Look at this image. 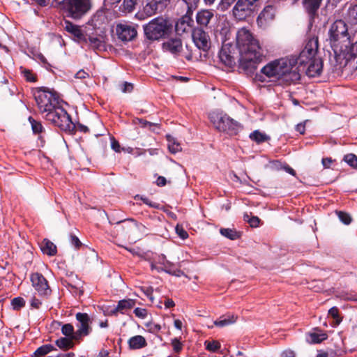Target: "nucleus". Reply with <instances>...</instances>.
I'll list each match as a JSON object with an SVG mask.
<instances>
[{
	"label": "nucleus",
	"mask_w": 357,
	"mask_h": 357,
	"mask_svg": "<svg viewBox=\"0 0 357 357\" xmlns=\"http://www.w3.org/2000/svg\"><path fill=\"white\" fill-rule=\"evenodd\" d=\"M296 130L300 132V134L303 135L305 133V123H298L297 126H296Z\"/></svg>",
	"instance_id": "63"
},
{
	"label": "nucleus",
	"mask_w": 357,
	"mask_h": 357,
	"mask_svg": "<svg viewBox=\"0 0 357 357\" xmlns=\"http://www.w3.org/2000/svg\"><path fill=\"white\" fill-rule=\"evenodd\" d=\"M134 313L136 317L140 319H144L147 315V311L146 309L137 307L134 310Z\"/></svg>",
	"instance_id": "51"
},
{
	"label": "nucleus",
	"mask_w": 357,
	"mask_h": 357,
	"mask_svg": "<svg viewBox=\"0 0 357 357\" xmlns=\"http://www.w3.org/2000/svg\"><path fill=\"white\" fill-rule=\"evenodd\" d=\"M40 247L43 254L49 256H54L56 254V246L48 239H44L41 242Z\"/></svg>",
	"instance_id": "26"
},
{
	"label": "nucleus",
	"mask_w": 357,
	"mask_h": 357,
	"mask_svg": "<svg viewBox=\"0 0 357 357\" xmlns=\"http://www.w3.org/2000/svg\"><path fill=\"white\" fill-rule=\"evenodd\" d=\"M321 162L325 168H329L333 162V160L331 158H326L322 159Z\"/></svg>",
	"instance_id": "61"
},
{
	"label": "nucleus",
	"mask_w": 357,
	"mask_h": 357,
	"mask_svg": "<svg viewBox=\"0 0 357 357\" xmlns=\"http://www.w3.org/2000/svg\"><path fill=\"white\" fill-rule=\"evenodd\" d=\"M344 161L353 168L357 169V156L356 155L353 153L345 155Z\"/></svg>",
	"instance_id": "40"
},
{
	"label": "nucleus",
	"mask_w": 357,
	"mask_h": 357,
	"mask_svg": "<svg viewBox=\"0 0 357 357\" xmlns=\"http://www.w3.org/2000/svg\"><path fill=\"white\" fill-rule=\"evenodd\" d=\"M236 45L240 53L239 68L247 75L253 74L264 56V50L258 40L245 28L236 34Z\"/></svg>",
	"instance_id": "1"
},
{
	"label": "nucleus",
	"mask_w": 357,
	"mask_h": 357,
	"mask_svg": "<svg viewBox=\"0 0 357 357\" xmlns=\"http://www.w3.org/2000/svg\"><path fill=\"white\" fill-rule=\"evenodd\" d=\"M310 288L317 292L321 291L324 289L322 282L318 280L314 281Z\"/></svg>",
	"instance_id": "52"
},
{
	"label": "nucleus",
	"mask_w": 357,
	"mask_h": 357,
	"mask_svg": "<svg viewBox=\"0 0 357 357\" xmlns=\"http://www.w3.org/2000/svg\"><path fill=\"white\" fill-rule=\"evenodd\" d=\"M45 119L64 131H72L75 127L70 116L60 104L54 109L47 112Z\"/></svg>",
	"instance_id": "9"
},
{
	"label": "nucleus",
	"mask_w": 357,
	"mask_h": 357,
	"mask_svg": "<svg viewBox=\"0 0 357 357\" xmlns=\"http://www.w3.org/2000/svg\"><path fill=\"white\" fill-rule=\"evenodd\" d=\"M63 27L67 32L73 35L77 42H87L86 36L84 34L79 26L76 25L68 20H66L64 21Z\"/></svg>",
	"instance_id": "19"
},
{
	"label": "nucleus",
	"mask_w": 357,
	"mask_h": 357,
	"mask_svg": "<svg viewBox=\"0 0 357 357\" xmlns=\"http://www.w3.org/2000/svg\"><path fill=\"white\" fill-rule=\"evenodd\" d=\"M172 24L163 17H156L144 26L146 37L150 40H158L169 36L172 32Z\"/></svg>",
	"instance_id": "5"
},
{
	"label": "nucleus",
	"mask_w": 357,
	"mask_h": 357,
	"mask_svg": "<svg viewBox=\"0 0 357 357\" xmlns=\"http://www.w3.org/2000/svg\"><path fill=\"white\" fill-rule=\"evenodd\" d=\"M220 232L223 236L230 240H236L239 238L241 236L240 232H238L237 231L233 229L221 228L220 229Z\"/></svg>",
	"instance_id": "32"
},
{
	"label": "nucleus",
	"mask_w": 357,
	"mask_h": 357,
	"mask_svg": "<svg viewBox=\"0 0 357 357\" xmlns=\"http://www.w3.org/2000/svg\"><path fill=\"white\" fill-rule=\"evenodd\" d=\"M330 43L335 53L341 54L348 50L350 45V36L348 33L347 24L344 21H335L328 31Z\"/></svg>",
	"instance_id": "3"
},
{
	"label": "nucleus",
	"mask_w": 357,
	"mask_h": 357,
	"mask_svg": "<svg viewBox=\"0 0 357 357\" xmlns=\"http://www.w3.org/2000/svg\"><path fill=\"white\" fill-rule=\"evenodd\" d=\"M109 12L105 9L97 10L89 21V24L94 29L104 28L109 22Z\"/></svg>",
	"instance_id": "17"
},
{
	"label": "nucleus",
	"mask_w": 357,
	"mask_h": 357,
	"mask_svg": "<svg viewBox=\"0 0 357 357\" xmlns=\"http://www.w3.org/2000/svg\"><path fill=\"white\" fill-rule=\"evenodd\" d=\"M206 349L208 351L215 352L220 348V344L218 341L205 342Z\"/></svg>",
	"instance_id": "46"
},
{
	"label": "nucleus",
	"mask_w": 357,
	"mask_h": 357,
	"mask_svg": "<svg viewBox=\"0 0 357 357\" xmlns=\"http://www.w3.org/2000/svg\"><path fill=\"white\" fill-rule=\"evenodd\" d=\"M162 49L164 52L178 56L181 55L183 49L182 40L178 36L169 38L162 43Z\"/></svg>",
	"instance_id": "12"
},
{
	"label": "nucleus",
	"mask_w": 357,
	"mask_h": 357,
	"mask_svg": "<svg viewBox=\"0 0 357 357\" xmlns=\"http://www.w3.org/2000/svg\"><path fill=\"white\" fill-rule=\"evenodd\" d=\"M328 314L335 320L337 325L340 324L342 319L339 317V310L337 307H333L328 310Z\"/></svg>",
	"instance_id": "47"
},
{
	"label": "nucleus",
	"mask_w": 357,
	"mask_h": 357,
	"mask_svg": "<svg viewBox=\"0 0 357 357\" xmlns=\"http://www.w3.org/2000/svg\"><path fill=\"white\" fill-rule=\"evenodd\" d=\"M32 286L40 296L47 297L51 294L52 290L46 278L40 273H33L30 275Z\"/></svg>",
	"instance_id": "10"
},
{
	"label": "nucleus",
	"mask_w": 357,
	"mask_h": 357,
	"mask_svg": "<svg viewBox=\"0 0 357 357\" xmlns=\"http://www.w3.org/2000/svg\"><path fill=\"white\" fill-rule=\"evenodd\" d=\"M21 73L24 75L26 81L34 82L36 81V78L34 74L28 69L21 68Z\"/></svg>",
	"instance_id": "44"
},
{
	"label": "nucleus",
	"mask_w": 357,
	"mask_h": 357,
	"mask_svg": "<svg viewBox=\"0 0 357 357\" xmlns=\"http://www.w3.org/2000/svg\"><path fill=\"white\" fill-rule=\"evenodd\" d=\"M29 121L31 125V128H32L33 133L40 134V133L43 132V127L40 122L34 120L31 116L29 118Z\"/></svg>",
	"instance_id": "39"
},
{
	"label": "nucleus",
	"mask_w": 357,
	"mask_h": 357,
	"mask_svg": "<svg viewBox=\"0 0 357 357\" xmlns=\"http://www.w3.org/2000/svg\"><path fill=\"white\" fill-rule=\"evenodd\" d=\"M323 62L321 58L317 57L307 65L304 71L308 77H314L319 76L322 73Z\"/></svg>",
	"instance_id": "22"
},
{
	"label": "nucleus",
	"mask_w": 357,
	"mask_h": 357,
	"mask_svg": "<svg viewBox=\"0 0 357 357\" xmlns=\"http://www.w3.org/2000/svg\"><path fill=\"white\" fill-rule=\"evenodd\" d=\"M88 43L92 48L93 49H99L102 47L103 40L100 38L95 37V36H89L86 37Z\"/></svg>",
	"instance_id": "38"
},
{
	"label": "nucleus",
	"mask_w": 357,
	"mask_h": 357,
	"mask_svg": "<svg viewBox=\"0 0 357 357\" xmlns=\"http://www.w3.org/2000/svg\"><path fill=\"white\" fill-rule=\"evenodd\" d=\"M70 241L72 245H73L77 248H78L82 244L79 238L75 235L70 236Z\"/></svg>",
	"instance_id": "57"
},
{
	"label": "nucleus",
	"mask_w": 357,
	"mask_h": 357,
	"mask_svg": "<svg viewBox=\"0 0 357 357\" xmlns=\"http://www.w3.org/2000/svg\"><path fill=\"white\" fill-rule=\"evenodd\" d=\"M167 139L168 141V148L171 153H176L181 150L180 144L173 137L167 135Z\"/></svg>",
	"instance_id": "36"
},
{
	"label": "nucleus",
	"mask_w": 357,
	"mask_h": 357,
	"mask_svg": "<svg viewBox=\"0 0 357 357\" xmlns=\"http://www.w3.org/2000/svg\"><path fill=\"white\" fill-rule=\"evenodd\" d=\"M347 59H350L352 57L357 56V40L354 43L350 40V45L348 47V50H345V52H342Z\"/></svg>",
	"instance_id": "34"
},
{
	"label": "nucleus",
	"mask_w": 357,
	"mask_h": 357,
	"mask_svg": "<svg viewBox=\"0 0 357 357\" xmlns=\"http://www.w3.org/2000/svg\"><path fill=\"white\" fill-rule=\"evenodd\" d=\"M250 138L256 142L257 144L264 142L269 139V137L265 133L261 132L259 130H255L250 135Z\"/></svg>",
	"instance_id": "35"
},
{
	"label": "nucleus",
	"mask_w": 357,
	"mask_h": 357,
	"mask_svg": "<svg viewBox=\"0 0 357 357\" xmlns=\"http://www.w3.org/2000/svg\"><path fill=\"white\" fill-rule=\"evenodd\" d=\"M318 38L312 37L308 40L298 56L286 58L289 61H294L291 63V70H296L299 74L300 72L304 71L307 65L309 64L312 60L317 58L316 54L318 51Z\"/></svg>",
	"instance_id": "4"
},
{
	"label": "nucleus",
	"mask_w": 357,
	"mask_h": 357,
	"mask_svg": "<svg viewBox=\"0 0 357 357\" xmlns=\"http://www.w3.org/2000/svg\"><path fill=\"white\" fill-rule=\"evenodd\" d=\"M237 319V316L234 314H230L223 319L221 318L220 320L214 321L213 324L218 327H225L232 324H234L236 321Z\"/></svg>",
	"instance_id": "31"
},
{
	"label": "nucleus",
	"mask_w": 357,
	"mask_h": 357,
	"mask_svg": "<svg viewBox=\"0 0 357 357\" xmlns=\"http://www.w3.org/2000/svg\"><path fill=\"white\" fill-rule=\"evenodd\" d=\"M282 357H295V353L291 349H286L281 354Z\"/></svg>",
	"instance_id": "58"
},
{
	"label": "nucleus",
	"mask_w": 357,
	"mask_h": 357,
	"mask_svg": "<svg viewBox=\"0 0 357 357\" xmlns=\"http://www.w3.org/2000/svg\"><path fill=\"white\" fill-rule=\"evenodd\" d=\"M61 332L63 335L71 338H73V335L75 334L74 332V327L70 324H66L63 325Z\"/></svg>",
	"instance_id": "41"
},
{
	"label": "nucleus",
	"mask_w": 357,
	"mask_h": 357,
	"mask_svg": "<svg viewBox=\"0 0 357 357\" xmlns=\"http://www.w3.org/2000/svg\"><path fill=\"white\" fill-rule=\"evenodd\" d=\"M135 199H141L145 204L149 206L151 208H160L159 204L150 201L147 197H142V196H139L137 195L135 197Z\"/></svg>",
	"instance_id": "48"
},
{
	"label": "nucleus",
	"mask_w": 357,
	"mask_h": 357,
	"mask_svg": "<svg viewBox=\"0 0 357 357\" xmlns=\"http://www.w3.org/2000/svg\"><path fill=\"white\" fill-rule=\"evenodd\" d=\"M192 40L196 47L204 51L207 52L211 47V40L206 32L200 28H196L193 30L192 34Z\"/></svg>",
	"instance_id": "13"
},
{
	"label": "nucleus",
	"mask_w": 357,
	"mask_h": 357,
	"mask_svg": "<svg viewBox=\"0 0 357 357\" xmlns=\"http://www.w3.org/2000/svg\"><path fill=\"white\" fill-rule=\"evenodd\" d=\"M76 319L78 321L77 327L78 328L73 338L75 340H79L83 336L88 335L91 331V328L89 324L91 322L90 317L86 313L78 312L75 315Z\"/></svg>",
	"instance_id": "11"
},
{
	"label": "nucleus",
	"mask_w": 357,
	"mask_h": 357,
	"mask_svg": "<svg viewBox=\"0 0 357 357\" xmlns=\"http://www.w3.org/2000/svg\"><path fill=\"white\" fill-rule=\"evenodd\" d=\"M92 0H63L61 9L66 17L79 20L85 16L92 8Z\"/></svg>",
	"instance_id": "6"
},
{
	"label": "nucleus",
	"mask_w": 357,
	"mask_h": 357,
	"mask_svg": "<svg viewBox=\"0 0 357 357\" xmlns=\"http://www.w3.org/2000/svg\"><path fill=\"white\" fill-rule=\"evenodd\" d=\"M89 77L88 73L85 72L84 70H79L75 75V77L77 79H84Z\"/></svg>",
	"instance_id": "55"
},
{
	"label": "nucleus",
	"mask_w": 357,
	"mask_h": 357,
	"mask_svg": "<svg viewBox=\"0 0 357 357\" xmlns=\"http://www.w3.org/2000/svg\"><path fill=\"white\" fill-rule=\"evenodd\" d=\"M323 0H302V5L305 12L310 20L318 16V10Z\"/></svg>",
	"instance_id": "20"
},
{
	"label": "nucleus",
	"mask_w": 357,
	"mask_h": 357,
	"mask_svg": "<svg viewBox=\"0 0 357 357\" xmlns=\"http://www.w3.org/2000/svg\"><path fill=\"white\" fill-rule=\"evenodd\" d=\"M116 32L119 39L128 42L133 40L137 34L135 26L128 24H119L116 27Z\"/></svg>",
	"instance_id": "15"
},
{
	"label": "nucleus",
	"mask_w": 357,
	"mask_h": 357,
	"mask_svg": "<svg viewBox=\"0 0 357 357\" xmlns=\"http://www.w3.org/2000/svg\"><path fill=\"white\" fill-rule=\"evenodd\" d=\"M219 58L221 62L228 67H231L234 63V58L230 55L226 49H222L219 53Z\"/></svg>",
	"instance_id": "29"
},
{
	"label": "nucleus",
	"mask_w": 357,
	"mask_h": 357,
	"mask_svg": "<svg viewBox=\"0 0 357 357\" xmlns=\"http://www.w3.org/2000/svg\"><path fill=\"white\" fill-rule=\"evenodd\" d=\"M30 304L31 307L38 309L40 307L42 302L40 301V299L33 296L30 301Z\"/></svg>",
	"instance_id": "54"
},
{
	"label": "nucleus",
	"mask_w": 357,
	"mask_h": 357,
	"mask_svg": "<svg viewBox=\"0 0 357 357\" xmlns=\"http://www.w3.org/2000/svg\"><path fill=\"white\" fill-rule=\"evenodd\" d=\"M172 346L176 352H179L182 349V344L177 339L172 341Z\"/></svg>",
	"instance_id": "56"
},
{
	"label": "nucleus",
	"mask_w": 357,
	"mask_h": 357,
	"mask_svg": "<svg viewBox=\"0 0 357 357\" xmlns=\"http://www.w3.org/2000/svg\"><path fill=\"white\" fill-rule=\"evenodd\" d=\"M11 305L14 310H18L24 306L25 301L22 297H16L12 300Z\"/></svg>",
	"instance_id": "43"
},
{
	"label": "nucleus",
	"mask_w": 357,
	"mask_h": 357,
	"mask_svg": "<svg viewBox=\"0 0 357 357\" xmlns=\"http://www.w3.org/2000/svg\"><path fill=\"white\" fill-rule=\"evenodd\" d=\"M112 149L115 151L116 152H118L119 153L121 151V149H120V144L119 143L116 141L114 139H112Z\"/></svg>",
	"instance_id": "60"
},
{
	"label": "nucleus",
	"mask_w": 357,
	"mask_h": 357,
	"mask_svg": "<svg viewBox=\"0 0 357 357\" xmlns=\"http://www.w3.org/2000/svg\"><path fill=\"white\" fill-rule=\"evenodd\" d=\"M211 122L221 132L235 135L241 128L240 123L222 112L213 111L209 114Z\"/></svg>",
	"instance_id": "8"
},
{
	"label": "nucleus",
	"mask_w": 357,
	"mask_h": 357,
	"mask_svg": "<svg viewBox=\"0 0 357 357\" xmlns=\"http://www.w3.org/2000/svg\"><path fill=\"white\" fill-rule=\"evenodd\" d=\"M275 15V9L273 6H266L259 15L257 22L260 26H266L273 20Z\"/></svg>",
	"instance_id": "21"
},
{
	"label": "nucleus",
	"mask_w": 357,
	"mask_h": 357,
	"mask_svg": "<svg viewBox=\"0 0 357 357\" xmlns=\"http://www.w3.org/2000/svg\"><path fill=\"white\" fill-rule=\"evenodd\" d=\"M73 340H75V339L68 337H61L56 340L55 344L60 349L67 350L74 347Z\"/></svg>",
	"instance_id": "28"
},
{
	"label": "nucleus",
	"mask_w": 357,
	"mask_h": 357,
	"mask_svg": "<svg viewBox=\"0 0 357 357\" xmlns=\"http://www.w3.org/2000/svg\"><path fill=\"white\" fill-rule=\"evenodd\" d=\"M155 263L161 265L160 269L161 271H164L171 275L179 277L183 274V271L180 269L176 268L174 264L171 261L167 260L166 257L163 255H159L157 258L155 259Z\"/></svg>",
	"instance_id": "18"
},
{
	"label": "nucleus",
	"mask_w": 357,
	"mask_h": 357,
	"mask_svg": "<svg viewBox=\"0 0 357 357\" xmlns=\"http://www.w3.org/2000/svg\"><path fill=\"white\" fill-rule=\"evenodd\" d=\"M170 0H146L144 12L147 16H152L162 12L169 4Z\"/></svg>",
	"instance_id": "16"
},
{
	"label": "nucleus",
	"mask_w": 357,
	"mask_h": 357,
	"mask_svg": "<svg viewBox=\"0 0 357 357\" xmlns=\"http://www.w3.org/2000/svg\"><path fill=\"white\" fill-rule=\"evenodd\" d=\"M34 98L42 114H46L60 104L56 93L45 87L37 89L34 92Z\"/></svg>",
	"instance_id": "7"
},
{
	"label": "nucleus",
	"mask_w": 357,
	"mask_h": 357,
	"mask_svg": "<svg viewBox=\"0 0 357 357\" xmlns=\"http://www.w3.org/2000/svg\"><path fill=\"white\" fill-rule=\"evenodd\" d=\"M142 0H123L120 6V10L125 13L132 12L135 6L141 3Z\"/></svg>",
	"instance_id": "27"
},
{
	"label": "nucleus",
	"mask_w": 357,
	"mask_h": 357,
	"mask_svg": "<svg viewBox=\"0 0 357 357\" xmlns=\"http://www.w3.org/2000/svg\"><path fill=\"white\" fill-rule=\"evenodd\" d=\"M175 231L177 235L183 240H185L188 238V232L184 229L182 225H177L175 227Z\"/></svg>",
	"instance_id": "49"
},
{
	"label": "nucleus",
	"mask_w": 357,
	"mask_h": 357,
	"mask_svg": "<svg viewBox=\"0 0 357 357\" xmlns=\"http://www.w3.org/2000/svg\"><path fill=\"white\" fill-rule=\"evenodd\" d=\"M251 8L255 11L261 5V0H245Z\"/></svg>",
	"instance_id": "53"
},
{
	"label": "nucleus",
	"mask_w": 357,
	"mask_h": 357,
	"mask_svg": "<svg viewBox=\"0 0 357 357\" xmlns=\"http://www.w3.org/2000/svg\"><path fill=\"white\" fill-rule=\"evenodd\" d=\"M337 214L340 220L344 225H348L351 222L352 218L349 213L343 211H337Z\"/></svg>",
	"instance_id": "42"
},
{
	"label": "nucleus",
	"mask_w": 357,
	"mask_h": 357,
	"mask_svg": "<svg viewBox=\"0 0 357 357\" xmlns=\"http://www.w3.org/2000/svg\"><path fill=\"white\" fill-rule=\"evenodd\" d=\"M255 10L245 0H237L232 13L234 17L238 20H243L250 17Z\"/></svg>",
	"instance_id": "14"
},
{
	"label": "nucleus",
	"mask_w": 357,
	"mask_h": 357,
	"mask_svg": "<svg viewBox=\"0 0 357 357\" xmlns=\"http://www.w3.org/2000/svg\"><path fill=\"white\" fill-rule=\"evenodd\" d=\"M236 0H222L221 3L222 7L228 8Z\"/></svg>",
	"instance_id": "64"
},
{
	"label": "nucleus",
	"mask_w": 357,
	"mask_h": 357,
	"mask_svg": "<svg viewBox=\"0 0 357 357\" xmlns=\"http://www.w3.org/2000/svg\"><path fill=\"white\" fill-rule=\"evenodd\" d=\"M167 181L164 176H160L158 177L156 183L158 186H164L166 185Z\"/></svg>",
	"instance_id": "62"
},
{
	"label": "nucleus",
	"mask_w": 357,
	"mask_h": 357,
	"mask_svg": "<svg viewBox=\"0 0 357 357\" xmlns=\"http://www.w3.org/2000/svg\"><path fill=\"white\" fill-rule=\"evenodd\" d=\"M183 1L187 6V13H190L197 8L199 0H183Z\"/></svg>",
	"instance_id": "45"
},
{
	"label": "nucleus",
	"mask_w": 357,
	"mask_h": 357,
	"mask_svg": "<svg viewBox=\"0 0 357 357\" xmlns=\"http://www.w3.org/2000/svg\"><path fill=\"white\" fill-rule=\"evenodd\" d=\"M213 16V11L210 10H202L197 13L196 20L199 25L206 26Z\"/></svg>",
	"instance_id": "23"
},
{
	"label": "nucleus",
	"mask_w": 357,
	"mask_h": 357,
	"mask_svg": "<svg viewBox=\"0 0 357 357\" xmlns=\"http://www.w3.org/2000/svg\"><path fill=\"white\" fill-rule=\"evenodd\" d=\"M250 225L252 227H257L259 223V219L257 217H252L248 220Z\"/></svg>",
	"instance_id": "59"
},
{
	"label": "nucleus",
	"mask_w": 357,
	"mask_h": 357,
	"mask_svg": "<svg viewBox=\"0 0 357 357\" xmlns=\"http://www.w3.org/2000/svg\"><path fill=\"white\" fill-rule=\"evenodd\" d=\"M119 86L123 93H130L133 89V85L127 82L122 83Z\"/></svg>",
	"instance_id": "50"
},
{
	"label": "nucleus",
	"mask_w": 357,
	"mask_h": 357,
	"mask_svg": "<svg viewBox=\"0 0 357 357\" xmlns=\"http://www.w3.org/2000/svg\"><path fill=\"white\" fill-rule=\"evenodd\" d=\"M54 350L56 349L52 344H44L38 347L31 357H43Z\"/></svg>",
	"instance_id": "30"
},
{
	"label": "nucleus",
	"mask_w": 357,
	"mask_h": 357,
	"mask_svg": "<svg viewBox=\"0 0 357 357\" xmlns=\"http://www.w3.org/2000/svg\"><path fill=\"white\" fill-rule=\"evenodd\" d=\"M347 18L351 23L357 24V3L349 8Z\"/></svg>",
	"instance_id": "37"
},
{
	"label": "nucleus",
	"mask_w": 357,
	"mask_h": 357,
	"mask_svg": "<svg viewBox=\"0 0 357 357\" xmlns=\"http://www.w3.org/2000/svg\"><path fill=\"white\" fill-rule=\"evenodd\" d=\"M136 301L134 299H124L118 302L117 306L113 310V313L117 312L124 314L127 310L132 308L135 305Z\"/></svg>",
	"instance_id": "25"
},
{
	"label": "nucleus",
	"mask_w": 357,
	"mask_h": 357,
	"mask_svg": "<svg viewBox=\"0 0 357 357\" xmlns=\"http://www.w3.org/2000/svg\"><path fill=\"white\" fill-rule=\"evenodd\" d=\"M128 345L130 349H139L147 345L146 339L139 335H135L128 340Z\"/></svg>",
	"instance_id": "24"
},
{
	"label": "nucleus",
	"mask_w": 357,
	"mask_h": 357,
	"mask_svg": "<svg viewBox=\"0 0 357 357\" xmlns=\"http://www.w3.org/2000/svg\"><path fill=\"white\" fill-rule=\"evenodd\" d=\"M327 338L328 335L325 333H311L309 334V338L307 339V342L311 344H318L321 342L323 340H326Z\"/></svg>",
	"instance_id": "33"
},
{
	"label": "nucleus",
	"mask_w": 357,
	"mask_h": 357,
	"mask_svg": "<svg viewBox=\"0 0 357 357\" xmlns=\"http://www.w3.org/2000/svg\"><path fill=\"white\" fill-rule=\"evenodd\" d=\"M288 59H280L270 62L261 70V73L268 78L277 79L281 84H291L300 79V74L291 70V63Z\"/></svg>",
	"instance_id": "2"
}]
</instances>
